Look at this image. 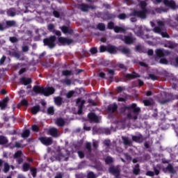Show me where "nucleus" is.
Masks as SVG:
<instances>
[{
  "label": "nucleus",
  "instance_id": "1a4fd4ad",
  "mask_svg": "<svg viewBox=\"0 0 178 178\" xmlns=\"http://www.w3.org/2000/svg\"><path fill=\"white\" fill-rule=\"evenodd\" d=\"M56 41V36L51 35L49 38H44L43 42L44 45H55V42Z\"/></svg>",
  "mask_w": 178,
  "mask_h": 178
},
{
  "label": "nucleus",
  "instance_id": "774afa93",
  "mask_svg": "<svg viewBox=\"0 0 178 178\" xmlns=\"http://www.w3.org/2000/svg\"><path fill=\"white\" fill-rule=\"evenodd\" d=\"M93 148H98V141H93L92 143Z\"/></svg>",
  "mask_w": 178,
  "mask_h": 178
},
{
  "label": "nucleus",
  "instance_id": "bb28decb",
  "mask_svg": "<svg viewBox=\"0 0 178 178\" xmlns=\"http://www.w3.org/2000/svg\"><path fill=\"white\" fill-rule=\"evenodd\" d=\"M54 102L56 104V105H57L58 106H60L62 105V97H57L56 98H54Z\"/></svg>",
  "mask_w": 178,
  "mask_h": 178
},
{
  "label": "nucleus",
  "instance_id": "39448f33",
  "mask_svg": "<svg viewBox=\"0 0 178 178\" xmlns=\"http://www.w3.org/2000/svg\"><path fill=\"white\" fill-rule=\"evenodd\" d=\"M136 40L137 39L136 38V37H134V35H133V34L131 33L124 35L123 39L124 42H125V44H127L128 45H131L134 44Z\"/></svg>",
  "mask_w": 178,
  "mask_h": 178
},
{
  "label": "nucleus",
  "instance_id": "4468645a",
  "mask_svg": "<svg viewBox=\"0 0 178 178\" xmlns=\"http://www.w3.org/2000/svg\"><path fill=\"white\" fill-rule=\"evenodd\" d=\"M108 170L110 173H112L115 177H118L119 175H120V169L119 167H111Z\"/></svg>",
  "mask_w": 178,
  "mask_h": 178
},
{
  "label": "nucleus",
  "instance_id": "6ab92c4d",
  "mask_svg": "<svg viewBox=\"0 0 178 178\" xmlns=\"http://www.w3.org/2000/svg\"><path fill=\"white\" fill-rule=\"evenodd\" d=\"M163 172H164V173L168 172H169V173H175V168H173L172 164H168L166 168H163Z\"/></svg>",
  "mask_w": 178,
  "mask_h": 178
},
{
  "label": "nucleus",
  "instance_id": "f8f14e48",
  "mask_svg": "<svg viewBox=\"0 0 178 178\" xmlns=\"http://www.w3.org/2000/svg\"><path fill=\"white\" fill-rule=\"evenodd\" d=\"M58 42H60V44H67V45H70V44L73 42V40L69 39L67 38L60 37L58 38Z\"/></svg>",
  "mask_w": 178,
  "mask_h": 178
},
{
  "label": "nucleus",
  "instance_id": "13d9d810",
  "mask_svg": "<svg viewBox=\"0 0 178 178\" xmlns=\"http://www.w3.org/2000/svg\"><path fill=\"white\" fill-rule=\"evenodd\" d=\"M28 104H29V102H27V100L26 99H24L21 102V105H23L24 106H27Z\"/></svg>",
  "mask_w": 178,
  "mask_h": 178
},
{
  "label": "nucleus",
  "instance_id": "20e7f679",
  "mask_svg": "<svg viewBox=\"0 0 178 178\" xmlns=\"http://www.w3.org/2000/svg\"><path fill=\"white\" fill-rule=\"evenodd\" d=\"M154 33H156L157 34H160L163 37V38H170L169 33H168V31H166V29H161L159 26H155L154 28Z\"/></svg>",
  "mask_w": 178,
  "mask_h": 178
},
{
  "label": "nucleus",
  "instance_id": "864d4df0",
  "mask_svg": "<svg viewBox=\"0 0 178 178\" xmlns=\"http://www.w3.org/2000/svg\"><path fill=\"white\" fill-rule=\"evenodd\" d=\"M88 102L90 104L92 105V106H97V103L95 102H94V100L89 99L88 100Z\"/></svg>",
  "mask_w": 178,
  "mask_h": 178
},
{
  "label": "nucleus",
  "instance_id": "423d86ee",
  "mask_svg": "<svg viewBox=\"0 0 178 178\" xmlns=\"http://www.w3.org/2000/svg\"><path fill=\"white\" fill-rule=\"evenodd\" d=\"M105 51H107V52H109V54H116L117 49L115 46L112 45L101 46L100 52H105Z\"/></svg>",
  "mask_w": 178,
  "mask_h": 178
},
{
  "label": "nucleus",
  "instance_id": "9b49d317",
  "mask_svg": "<svg viewBox=\"0 0 178 178\" xmlns=\"http://www.w3.org/2000/svg\"><path fill=\"white\" fill-rule=\"evenodd\" d=\"M136 33L138 37H140L143 40H149V38H151V36H149V35H144V31H143V29L140 27L136 30Z\"/></svg>",
  "mask_w": 178,
  "mask_h": 178
},
{
  "label": "nucleus",
  "instance_id": "052dcab7",
  "mask_svg": "<svg viewBox=\"0 0 178 178\" xmlns=\"http://www.w3.org/2000/svg\"><path fill=\"white\" fill-rule=\"evenodd\" d=\"M136 51H138V52H140V53L145 52V51L143 50V48H141V46H136Z\"/></svg>",
  "mask_w": 178,
  "mask_h": 178
},
{
  "label": "nucleus",
  "instance_id": "9d476101",
  "mask_svg": "<svg viewBox=\"0 0 178 178\" xmlns=\"http://www.w3.org/2000/svg\"><path fill=\"white\" fill-rule=\"evenodd\" d=\"M76 104L77 106H79L78 115H81L83 112V106H84V104H86V100L81 98H78L76 101Z\"/></svg>",
  "mask_w": 178,
  "mask_h": 178
},
{
  "label": "nucleus",
  "instance_id": "5fc2aeb1",
  "mask_svg": "<svg viewBox=\"0 0 178 178\" xmlns=\"http://www.w3.org/2000/svg\"><path fill=\"white\" fill-rule=\"evenodd\" d=\"M126 14L124 13H121L118 15L119 19H120V20H124V19H126Z\"/></svg>",
  "mask_w": 178,
  "mask_h": 178
},
{
  "label": "nucleus",
  "instance_id": "412c9836",
  "mask_svg": "<svg viewBox=\"0 0 178 178\" xmlns=\"http://www.w3.org/2000/svg\"><path fill=\"white\" fill-rule=\"evenodd\" d=\"M60 30L64 34H72L73 33L72 29H69L67 26H63L60 27Z\"/></svg>",
  "mask_w": 178,
  "mask_h": 178
},
{
  "label": "nucleus",
  "instance_id": "603ef678",
  "mask_svg": "<svg viewBox=\"0 0 178 178\" xmlns=\"http://www.w3.org/2000/svg\"><path fill=\"white\" fill-rule=\"evenodd\" d=\"M47 29L49 31H52V30H54L55 26L54 25V24H50L48 25Z\"/></svg>",
  "mask_w": 178,
  "mask_h": 178
},
{
  "label": "nucleus",
  "instance_id": "393cba45",
  "mask_svg": "<svg viewBox=\"0 0 178 178\" xmlns=\"http://www.w3.org/2000/svg\"><path fill=\"white\" fill-rule=\"evenodd\" d=\"M137 77H140V75L136 72H133L132 74H127V78L129 79V80H131L132 79H136Z\"/></svg>",
  "mask_w": 178,
  "mask_h": 178
},
{
  "label": "nucleus",
  "instance_id": "e2e57ef3",
  "mask_svg": "<svg viewBox=\"0 0 178 178\" xmlns=\"http://www.w3.org/2000/svg\"><path fill=\"white\" fill-rule=\"evenodd\" d=\"M8 16H11V17H13L14 16H16V13L13 11H8Z\"/></svg>",
  "mask_w": 178,
  "mask_h": 178
},
{
  "label": "nucleus",
  "instance_id": "dca6fc26",
  "mask_svg": "<svg viewBox=\"0 0 178 178\" xmlns=\"http://www.w3.org/2000/svg\"><path fill=\"white\" fill-rule=\"evenodd\" d=\"M117 109H118V104H116V103H114L113 104L108 105L107 111L110 113H113L114 112H116Z\"/></svg>",
  "mask_w": 178,
  "mask_h": 178
},
{
  "label": "nucleus",
  "instance_id": "ea45409f",
  "mask_svg": "<svg viewBox=\"0 0 178 178\" xmlns=\"http://www.w3.org/2000/svg\"><path fill=\"white\" fill-rule=\"evenodd\" d=\"M10 169V165L8 163H4V168H3V172L4 173H8L9 172V170Z\"/></svg>",
  "mask_w": 178,
  "mask_h": 178
},
{
  "label": "nucleus",
  "instance_id": "c85d7f7f",
  "mask_svg": "<svg viewBox=\"0 0 178 178\" xmlns=\"http://www.w3.org/2000/svg\"><path fill=\"white\" fill-rule=\"evenodd\" d=\"M22 170L23 172H29V170H30V163H24L22 165Z\"/></svg>",
  "mask_w": 178,
  "mask_h": 178
},
{
  "label": "nucleus",
  "instance_id": "2f4dec72",
  "mask_svg": "<svg viewBox=\"0 0 178 178\" xmlns=\"http://www.w3.org/2000/svg\"><path fill=\"white\" fill-rule=\"evenodd\" d=\"M56 124H57V126H60V127L64 126L65 125V120L62 118H58L56 120Z\"/></svg>",
  "mask_w": 178,
  "mask_h": 178
},
{
  "label": "nucleus",
  "instance_id": "f704fd0d",
  "mask_svg": "<svg viewBox=\"0 0 178 178\" xmlns=\"http://www.w3.org/2000/svg\"><path fill=\"white\" fill-rule=\"evenodd\" d=\"M22 155H23V153L22 152V151H17L14 154L13 158L14 159H17L19 158H22Z\"/></svg>",
  "mask_w": 178,
  "mask_h": 178
},
{
  "label": "nucleus",
  "instance_id": "cd10ccee",
  "mask_svg": "<svg viewBox=\"0 0 178 178\" xmlns=\"http://www.w3.org/2000/svg\"><path fill=\"white\" fill-rule=\"evenodd\" d=\"M133 141H135L136 143H141L143 141V136H132Z\"/></svg>",
  "mask_w": 178,
  "mask_h": 178
},
{
  "label": "nucleus",
  "instance_id": "aec40b11",
  "mask_svg": "<svg viewBox=\"0 0 178 178\" xmlns=\"http://www.w3.org/2000/svg\"><path fill=\"white\" fill-rule=\"evenodd\" d=\"M9 55H11L12 56H14L15 58H17V59H19L20 58V53L17 51L16 49H12L8 51Z\"/></svg>",
  "mask_w": 178,
  "mask_h": 178
},
{
  "label": "nucleus",
  "instance_id": "a878e982",
  "mask_svg": "<svg viewBox=\"0 0 178 178\" xmlns=\"http://www.w3.org/2000/svg\"><path fill=\"white\" fill-rule=\"evenodd\" d=\"M40 106H35L33 107H32L31 108V113H33V115H37V113H38V112H40Z\"/></svg>",
  "mask_w": 178,
  "mask_h": 178
},
{
  "label": "nucleus",
  "instance_id": "6e6552de",
  "mask_svg": "<svg viewBox=\"0 0 178 178\" xmlns=\"http://www.w3.org/2000/svg\"><path fill=\"white\" fill-rule=\"evenodd\" d=\"M79 9H80L81 12L87 13L90 9H92V10H94V9H97V7L95 6H89L88 4L81 3L79 6Z\"/></svg>",
  "mask_w": 178,
  "mask_h": 178
},
{
  "label": "nucleus",
  "instance_id": "e433bc0d",
  "mask_svg": "<svg viewBox=\"0 0 178 178\" xmlns=\"http://www.w3.org/2000/svg\"><path fill=\"white\" fill-rule=\"evenodd\" d=\"M133 172L134 175H138V173H140V165L138 164L135 165Z\"/></svg>",
  "mask_w": 178,
  "mask_h": 178
},
{
  "label": "nucleus",
  "instance_id": "8fccbe9b",
  "mask_svg": "<svg viewBox=\"0 0 178 178\" xmlns=\"http://www.w3.org/2000/svg\"><path fill=\"white\" fill-rule=\"evenodd\" d=\"M88 178H96L97 176H95V174H94V172H90L88 174V176H87Z\"/></svg>",
  "mask_w": 178,
  "mask_h": 178
},
{
  "label": "nucleus",
  "instance_id": "680f3d73",
  "mask_svg": "<svg viewBox=\"0 0 178 178\" xmlns=\"http://www.w3.org/2000/svg\"><path fill=\"white\" fill-rule=\"evenodd\" d=\"M39 129H40V127L38 126H37V125L32 126L33 131H38Z\"/></svg>",
  "mask_w": 178,
  "mask_h": 178
},
{
  "label": "nucleus",
  "instance_id": "a19ab883",
  "mask_svg": "<svg viewBox=\"0 0 178 178\" xmlns=\"http://www.w3.org/2000/svg\"><path fill=\"white\" fill-rule=\"evenodd\" d=\"M6 26H8V27H13V26H15V24H16V22L6 21Z\"/></svg>",
  "mask_w": 178,
  "mask_h": 178
},
{
  "label": "nucleus",
  "instance_id": "f257e3e1",
  "mask_svg": "<svg viewBox=\"0 0 178 178\" xmlns=\"http://www.w3.org/2000/svg\"><path fill=\"white\" fill-rule=\"evenodd\" d=\"M125 112H128L127 114V118L128 119L132 120H137V118L138 116V113H140V108L137 107V104H132L129 106H126L124 108Z\"/></svg>",
  "mask_w": 178,
  "mask_h": 178
},
{
  "label": "nucleus",
  "instance_id": "58836bf2",
  "mask_svg": "<svg viewBox=\"0 0 178 178\" xmlns=\"http://www.w3.org/2000/svg\"><path fill=\"white\" fill-rule=\"evenodd\" d=\"M107 29H108V30H114L115 29V23H113V22H108V25H107Z\"/></svg>",
  "mask_w": 178,
  "mask_h": 178
},
{
  "label": "nucleus",
  "instance_id": "c9c22d12",
  "mask_svg": "<svg viewBox=\"0 0 178 178\" xmlns=\"http://www.w3.org/2000/svg\"><path fill=\"white\" fill-rule=\"evenodd\" d=\"M29 136H30V130H29V129H26L22 134V137H23V138H27V137H29Z\"/></svg>",
  "mask_w": 178,
  "mask_h": 178
},
{
  "label": "nucleus",
  "instance_id": "2eb2a0df",
  "mask_svg": "<svg viewBox=\"0 0 178 178\" xmlns=\"http://www.w3.org/2000/svg\"><path fill=\"white\" fill-rule=\"evenodd\" d=\"M170 53L168 51H163L162 49H156V54L159 58H162L163 56H166V55H169Z\"/></svg>",
  "mask_w": 178,
  "mask_h": 178
},
{
  "label": "nucleus",
  "instance_id": "c03bdc74",
  "mask_svg": "<svg viewBox=\"0 0 178 178\" xmlns=\"http://www.w3.org/2000/svg\"><path fill=\"white\" fill-rule=\"evenodd\" d=\"M74 95V90H70L66 94V97L67 98H72Z\"/></svg>",
  "mask_w": 178,
  "mask_h": 178
},
{
  "label": "nucleus",
  "instance_id": "79ce46f5",
  "mask_svg": "<svg viewBox=\"0 0 178 178\" xmlns=\"http://www.w3.org/2000/svg\"><path fill=\"white\" fill-rule=\"evenodd\" d=\"M159 169H161V165H157L156 167L154 168V171L155 172V175H159Z\"/></svg>",
  "mask_w": 178,
  "mask_h": 178
},
{
  "label": "nucleus",
  "instance_id": "49530a36",
  "mask_svg": "<svg viewBox=\"0 0 178 178\" xmlns=\"http://www.w3.org/2000/svg\"><path fill=\"white\" fill-rule=\"evenodd\" d=\"M63 76H72V71L70 70H64L63 71Z\"/></svg>",
  "mask_w": 178,
  "mask_h": 178
},
{
  "label": "nucleus",
  "instance_id": "4c0bfd02",
  "mask_svg": "<svg viewBox=\"0 0 178 178\" xmlns=\"http://www.w3.org/2000/svg\"><path fill=\"white\" fill-rule=\"evenodd\" d=\"M47 113L48 115H54V113H55V108L54 106H50L47 108Z\"/></svg>",
  "mask_w": 178,
  "mask_h": 178
},
{
  "label": "nucleus",
  "instance_id": "3c124183",
  "mask_svg": "<svg viewBox=\"0 0 178 178\" xmlns=\"http://www.w3.org/2000/svg\"><path fill=\"white\" fill-rule=\"evenodd\" d=\"M10 42L15 43V42H17L19 40H17V38L16 37H10Z\"/></svg>",
  "mask_w": 178,
  "mask_h": 178
},
{
  "label": "nucleus",
  "instance_id": "5701e85b",
  "mask_svg": "<svg viewBox=\"0 0 178 178\" xmlns=\"http://www.w3.org/2000/svg\"><path fill=\"white\" fill-rule=\"evenodd\" d=\"M30 83H31V79L30 78L22 77L20 79V83L24 84V86H28Z\"/></svg>",
  "mask_w": 178,
  "mask_h": 178
},
{
  "label": "nucleus",
  "instance_id": "0eeeda50",
  "mask_svg": "<svg viewBox=\"0 0 178 178\" xmlns=\"http://www.w3.org/2000/svg\"><path fill=\"white\" fill-rule=\"evenodd\" d=\"M38 140H40V143H42L43 145H46L47 147L52 145V143H54L52 138H49L47 136L40 137Z\"/></svg>",
  "mask_w": 178,
  "mask_h": 178
},
{
  "label": "nucleus",
  "instance_id": "f3484780",
  "mask_svg": "<svg viewBox=\"0 0 178 178\" xmlns=\"http://www.w3.org/2000/svg\"><path fill=\"white\" fill-rule=\"evenodd\" d=\"M88 118L91 122H94L95 123H98L99 119L98 118V116H97L95 114L93 113H90L88 114Z\"/></svg>",
  "mask_w": 178,
  "mask_h": 178
},
{
  "label": "nucleus",
  "instance_id": "de8ad7c7",
  "mask_svg": "<svg viewBox=\"0 0 178 178\" xmlns=\"http://www.w3.org/2000/svg\"><path fill=\"white\" fill-rule=\"evenodd\" d=\"M106 163H112L113 162V159L112 157L107 156L105 159Z\"/></svg>",
  "mask_w": 178,
  "mask_h": 178
},
{
  "label": "nucleus",
  "instance_id": "7c9ffc66",
  "mask_svg": "<svg viewBox=\"0 0 178 178\" xmlns=\"http://www.w3.org/2000/svg\"><path fill=\"white\" fill-rule=\"evenodd\" d=\"M114 31L115 33H124L126 30L123 27L116 26L114 27Z\"/></svg>",
  "mask_w": 178,
  "mask_h": 178
},
{
  "label": "nucleus",
  "instance_id": "09e8293b",
  "mask_svg": "<svg viewBox=\"0 0 178 178\" xmlns=\"http://www.w3.org/2000/svg\"><path fill=\"white\" fill-rule=\"evenodd\" d=\"M149 79H151V80H153V81L158 80V76H156L154 74H149Z\"/></svg>",
  "mask_w": 178,
  "mask_h": 178
},
{
  "label": "nucleus",
  "instance_id": "b1692460",
  "mask_svg": "<svg viewBox=\"0 0 178 178\" xmlns=\"http://www.w3.org/2000/svg\"><path fill=\"white\" fill-rule=\"evenodd\" d=\"M143 102L145 106H151L154 104V100L152 99H145Z\"/></svg>",
  "mask_w": 178,
  "mask_h": 178
},
{
  "label": "nucleus",
  "instance_id": "ddd939ff",
  "mask_svg": "<svg viewBox=\"0 0 178 178\" xmlns=\"http://www.w3.org/2000/svg\"><path fill=\"white\" fill-rule=\"evenodd\" d=\"M163 3L165 6L171 8V9H176V2L173 0H163Z\"/></svg>",
  "mask_w": 178,
  "mask_h": 178
},
{
  "label": "nucleus",
  "instance_id": "72a5a7b5",
  "mask_svg": "<svg viewBox=\"0 0 178 178\" xmlns=\"http://www.w3.org/2000/svg\"><path fill=\"white\" fill-rule=\"evenodd\" d=\"M8 106V100H3V102H0V108L1 110L5 109Z\"/></svg>",
  "mask_w": 178,
  "mask_h": 178
},
{
  "label": "nucleus",
  "instance_id": "4be33fe9",
  "mask_svg": "<svg viewBox=\"0 0 178 178\" xmlns=\"http://www.w3.org/2000/svg\"><path fill=\"white\" fill-rule=\"evenodd\" d=\"M122 140L124 145H129V147H131V145L133 144V142L131 141V140L129 139L126 136H122Z\"/></svg>",
  "mask_w": 178,
  "mask_h": 178
},
{
  "label": "nucleus",
  "instance_id": "a18cd8bd",
  "mask_svg": "<svg viewBox=\"0 0 178 178\" xmlns=\"http://www.w3.org/2000/svg\"><path fill=\"white\" fill-rule=\"evenodd\" d=\"M115 73V71L113 70H108V74L109 75V79L113 78V74Z\"/></svg>",
  "mask_w": 178,
  "mask_h": 178
},
{
  "label": "nucleus",
  "instance_id": "37998d69",
  "mask_svg": "<svg viewBox=\"0 0 178 178\" xmlns=\"http://www.w3.org/2000/svg\"><path fill=\"white\" fill-rule=\"evenodd\" d=\"M31 172L32 173L33 177H35V176H37V168H31Z\"/></svg>",
  "mask_w": 178,
  "mask_h": 178
},
{
  "label": "nucleus",
  "instance_id": "f03ea898",
  "mask_svg": "<svg viewBox=\"0 0 178 178\" xmlns=\"http://www.w3.org/2000/svg\"><path fill=\"white\" fill-rule=\"evenodd\" d=\"M140 6L141 10H134L130 16H134L135 17H140V19H147V13H148V10L147 9V2L142 1L140 3Z\"/></svg>",
  "mask_w": 178,
  "mask_h": 178
},
{
  "label": "nucleus",
  "instance_id": "0e129e2a",
  "mask_svg": "<svg viewBox=\"0 0 178 178\" xmlns=\"http://www.w3.org/2000/svg\"><path fill=\"white\" fill-rule=\"evenodd\" d=\"M77 153H78L79 158H81V159H82V158H84V152H83L81 151H79Z\"/></svg>",
  "mask_w": 178,
  "mask_h": 178
},
{
  "label": "nucleus",
  "instance_id": "4d7b16f0",
  "mask_svg": "<svg viewBox=\"0 0 178 178\" xmlns=\"http://www.w3.org/2000/svg\"><path fill=\"white\" fill-rule=\"evenodd\" d=\"M159 63L163 65H168V60H166V58H161Z\"/></svg>",
  "mask_w": 178,
  "mask_h": 178
},
{
  "label": "nucleus",
  "instance_id": "69168bd1",
  "mask_svg": "<svg viewBox=\"0 0 178 178\" xmlns=\"http://www.w3.org/2000/svg\"><path fill=\"white\" fill-rule=\"evenodd\" d=\"M154 175V172H152V171H147L146 173V175L150 176V177H153Z\"/></svg>",
  "mask_w": 178,
  "mask_h": 178
},
{
  "label": "nucleus",
  "instance_id": "473e14b6",
  "mask_svg": "<svg viewBox=\"0 0 178 178\" xmlns=\"http://www.w3.org/2000/svg\"><path fill=\"white\" fill-rule=\"evenodd\" d=\"M97 28L99 31H105V24L99 23L97 26Z\"/></svg>",
  "mask_w": 178,
  "mask_h": 178
},
{
  "label": "nucleus",
  "instance_id": "bf43d9fd",
  "mask_svg": "<svg viewBox=\"0 0 178 178\" xmlns=\"http://www.w3.org/2000/svg\"><path fill=\"white\" fill-rule=\"evenodd\" d=\"M90 53L94 54H97L98 52V50L97 49L96 47H92L90 49Z\"/></svg>",
  "mask_w": 178,
  "mask_h": 178
},
{
  "label": "nucleus",
  "instance_id": "6e6d98bb",
  "mask_svg": "<svg viewBox=\"0 0 178 178\" xmlns=\"http://www.w3.org/2000/svg\"><path fill=\"white\" fill-rule=\"evenodd\" d=\"M53 15H54V17H57V18L60 17V14L57 10H54L53 12Z\"/></svg>",
  "mask_w": 178,
  "mask_h": 178
},
{
  "label": "nucleus",
  "instance_id": "7ed1b4c3",
  "mask_svg": "<svg viewBox=\"0 0 178 178\" xmlns=\"http://www.w3.org/2000/svg\"><path fill=\"white\" fill-rule=\"evenodd\" d=\"M33 90L36 94H42L45 97H49V95H52L55 92V88L53 87L43 88L36 86L33 87Z\"/></svg>",
  "mask_w": 178,
  "mask_h": 178
},
{
  "label": "nucleus",
  "instance_id": "338daca9",
  "mask_svg": "<svg viewBox=\"0 0 178 178\" xmlns=\"http://www.w3.org/2000/svg\"><path fill=\"white\" fill-rule=\"evenodd\" d=\"M64 83L67 86H70V84H72V81L70 79H66L64 81Z\"/></svg>",
  "mask_w": 178,
  "mask_h": 178
},
{
  "label": "nucleus",
  "instance_id": "a211bd4d",
  "mask_svg": "<svg viewBox=\"0 0 178 178\" xmlns=\"http://www.w3.org/2000/svg\"><path fill=\"white\" fill-rule=\"evenodd\" d=\"M49 133L50 136H52V137H59L60 134L58 132V129L56 128H51L49 130Z\"/></svg>",
  "mask_w": 178,
  "mask_h": 178
},
{
  "label": "nucleus",
  "instance_id": "c756f323",
  "mask_svg": "<svg viewBox=\"0 0 178 178\" xmlns=\"http://www.w3.org/2000/svg\"><path fill=\"white\" fill-rule=\"evenodd\" d=\"M8 144V138L3 136H0V145Z\"/></svg>",
  "mask_w": 178,
  "mask_h": 178
}]
</instances>
